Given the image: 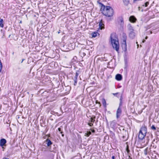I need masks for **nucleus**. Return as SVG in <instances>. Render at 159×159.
Returning <instances> with one entry per match:
<instances>
[{
  "mask_svg": "<svg viewBox=\"0 0 159 159\" xmlns=\"http://www.w3.org/2000/svg\"><path fill=\"white\" fill-rule=\"evenodd\" d=\"M43 143H45V146L48 147L47 148L49 151L51 152H53L54 153L57 152V148L55 147V145H53L52 146H51L53 144V143L49 139H47L44 141Z\"/></svg>",
  "mask_w": 159,
  "mask_h": 159,
  "instance_id": "1",
  "label": "nucleus"
},
{
  "mask_svg": "<svg viewBox=\"0 0 159 159\" xmlns=\"http://www.w3.org/2000/svg\"><path fill=\"white\" fill-rule=\"evenodd\" d=\"M114 14V10L110 6H106V11L103 12V14L108 17L113 16Z\"/></svg>",
  "mask_w": 159,
  "mask_h": 159,
  "instance_id": "2",
  "label": "nucleus"
},
{
  "mask_svg": "<svg viewBox=\"0 0 159 159\" xmlns=\"http://www.w3.org/2000/svg\"><path fill=\"white\" fill-rule=\"evenodd\" d=\"M112 35L111 34L110 38L111 40V43L112 45L113 48L115 49L116 51L119 52V42L118 40H116V39H113L112 37Z\"/></svg>",
  "mask_w": 159,
  "mask_h": 159,
  "instance_id": "3",
  "label": "nucleus"
},
{
  "mask_svg": "<svg viewBox=\"0 0 159 159\" xmlns=\"http://www.w3.org/2000/svg\"><path fill=\"white\" fill-rule=\"evenodd\" d=\"M127 39V36L125 34H124L123 35V42L122 43L123 47H124V51L126 52L127 51V44L126 40Z\"/></svg>",
  "mask_w": 159,
  "mask_h": 159,
  "instance_id": "4",
  "label": "nucleus"
},
{
  "mask_svg": "<svg viewBox=\"0 0 159 159\" xmlns=\"http://www.w3.org/2000/svg\"><path fill=\"white\" fill-rule=\"evenodd\" d=\"M7 143V141L5 139H2L0 140V146L2 147L3 149V150L5 148L4 147L6 146V143Z\"/></svg>",
  "mask_w": 159,
  "mask_h": 159,
  "instance_id": "5",
  "label": "nucleus"
},
{
  "mask_svg": "<svg viewBox=\"0 0 159 159\" xmlns=\"http://www.w3.org/2000/svg\"><path fill=\"white\" fill-rule=\"evenodd\" d=\"M118 24L120 25L121 27H122L124 25V19L122 17H119L117 19Z\"/></svg>",
  "mask_w": 159,
  "mask_h": 159,
  "instance_id": "6",
  "label": "nucleus"
},
{
  "mask_svg": "<svg viewBox=\"0 0 159 159\" xmlns=\"http://www.w3.org/2000/svg\"><path fill=\"white\" fill-rule=\"evenodd\" d=\"M97 2L99 4L100 7H101L100 11H102V13L103 14V12H104L106 11V7L107 6H105L101 2H99V1H98Z\"/></svg>",
  "mask_w": 159,
  "mask_h": 159,
  "instance_id": "7",
  "label": "nucleus"
},
{
  "mask_svg": "<svg viewBox=\"0 0 159 159\" xmlns=\"http://www.w3.org/2000/svg\"><path fill=\"white\" fill-rule=\"evenodd\" d=\"M80 71H77L75 73V76L74 77V78L73 79L74 82V85H76L77 84V78L78 76V75L80 74Z\"/></svg>",
  "mask_w": 159,
  "mask_h": 159,
  "instance_id": "8",
  "label": "nucleus"
},
{
  "mask_svg": "<svg viewBox=\"0 0 159 159\" xmlns=\"http://www.w3.org/2000/svg\"><path fill=\"white\" fill-rule=\"evenodd\" d=\"M14 147H11L8 150L7 152V156L9 157L13 154Z\"/></svg>",
  "mask_w": 159,
  "mask_h": 159,
  "instance_id": "9",
  "label": "nucleus"
},
{
  "mask_svg": "<svg viewBox=\"0 0 159 159\" xmlns=\"http://www.w3.org/2000/svg\"><path fill=\"white\" fill-rule=\"evenodd\" d=\"M57 84L58 85L57 86L59 90H60L61 91H62L64 90V88L63 86H65L64 83H62L61 84H60L59 81L57 82Z\"/></svg>",
  "mask_w": 159,
  "mask_h": 159,
  "instance_id": "10",
  "label": "nucleus"
},
{
  "mask_svg": "<svg viewBox=\"0 0 159 159\" xmlns=\"http://www.w3.org/2000/svg\"><path fill=\"white\" fill-rule=\"evenodd\" d=\"M104 22L102 19H101L99 22V29L100 30L104 29L105 28Z\"/></svg>",
  "mask_w": 159,
  "mask_h": 159,
  "instance_id": "11",
  "label": "nucleus"
},
{
  "mask_svg": "<svg viewBox=\"0 0 159 159\" xmlns=\"http://www.w3.org/2000/svg\"><path fill=\"white\" fill-rule=\"evenodd\" d=\"M122 113V110L121 107H118L116 113V117L118 119Z\"/></svg>",
  "mask_w": 159,
  "mask_h": 159,
  "instance_id": "12",
  "label": "nucleus"
},
{
  "mask_svg": "<svg viewBox=\"0 0 159 159\" xmlns=\"http://www.w3.org/2000/svg\"><path fill=\"white\" fill-rule=\"evenodd\" d=\"M146 134H144L143 133L141 132V131H139V134L138 136L139 138V139L142 140L146 136Z\"/></svg>",
  "mask_w": 159,
  "mask_h": 159,
  "instance_id": "13",
  "label": "nucleus"
},
{
  "mask_svg": "<svg viewBox=\"0 0 159 159\" xmlns=\"http://www.w3.org/2000/svg\"><path fill=\"white\" fill-rule=\"evenodd\" d=\"M139 131H141V132L143 133L144 134H146L147 132V127L145 125L144 126H142L141 127Z\"/></svg>",
  "mask_w": 159,
  "mask_h": 159,
  "instance_id": "14",
  "label": "nucleus"
},
{
  "mask_svg": "<svg viewBox=\"0 0 159 159\" xmlns=\"http://www.w3.org/2000/svg\"><path fill=\"white\" fill-rule=\"evenodd\" d=\"M64 88V91L65 92V93L68 94L71 89V87L69 85L66 86L65 85V87Z\"/></svg>",
  "mask_w": 159,
  "mask_h": 159,
  "instance_id": "15",
  "label": "nucleus"
},
{
  "mask_svg": "<svg viewBox=\"0 0 159 159\" xmlns=\"http://www.w3.org/2000/svg\"><path fill=\"white\" fill-rule=\"evenodd\" d=\"M115 79L117 81L121 80L122 79V75L119 74H117L116 75Z\"/></svg>",
  "mask_w": 159,
  "mask_h": 159,
  "instance_id": "16",
  "label": "nucleus"
},
{
  "mask_svg": "<svg viewBox=\"0 0 159 159\" xmlns=\"http://www.w3.org/2000/svg\"><path fill=\"white\" fill-rule=\"evenodd\" d=\"M135 33L134 31L129 32V37L130 38L133 39L135 38Z\"/></svg>",
  "mask_w": 159,
  "mask_h": 159,
  "instance_id": "17",
  "label": "nucleus"
},
{
  "mask_svg": "<svg viewBox=\"0 0 159 159\" xmlns=\"http://www.w3.org/2000/svg\"><path fill=\"white\" fill-rule=\"evenodd\" d=\"M136 20V18L134 16H131L129 18V21L132 23L135 22Z\"/></svg>",
  "mask_w": 159,
  "mask_h": 159,
  "instance_id": "18",
  "label": "nucleus"
},
{
  "mask_svg": "<svg viewBox=\"0 0 159 159\" xmlns=\"http://www.w3.org/2000/svg\"><path fill=\"white\" fill-rule=\"evenodd\" d=\"M127 28L128 30L130 32L134 31L133 27L130 24H128L127 25Z\"/></svg>",
  "mask_w": 159,
  "mask_h": 159,
  "instance_id": "19",
  "label": "nucleus"
},
{
  "mask_svg": "<svg viewBox=\"0 0 159 159\" xmlns=\"http://www.w3.org/2000/svg\"><path fill=\"white\" fill-rule=\"evenodd\" d=\"M102 103L104 107L106 108L107 107L106 102L105 99L104 98L102 99Z\"/></svg>",
  "mask_w": 159,
  "mask_h": 159,
  "instance_id": "20",
  "label": "nucleus"
},
{
  "mask_svg": "<svg viewBox=\"0 0 159 159\" xmlns=\"http://www.w3.org/2000/svg\"><path fill=\"white\" fill-rule=\"evenodd\" d=\"M54 154L52 153H50L49 154L48 157L49 159H53Z\"/></svg>",
  "mask_w": 159,
  "mask_h": 159,
  "instance_id": "21",
  "label": "nucleus"
},
{
  "mask_svg": "<svg viewBox=\"0 0 159 159\" xmlns=\"http://www.w3.org/2000/svg\"><path fill=\"white\" fill-rule=\"evenodd\" d=\"M98 34V33L97 32H94L92 33L91 34L92 37L93 38L96 37L97 36Z\"/></svg>",
  "mask_w": 159,
  "mask_h": 159,
  "instance_id": "22",
  "label": "nucleus"
},
{
  "mask_svg": "<svg viewBox=\"0 0 159 159\" xmlns=\"http://www.w3.org/2000/svg\"><path fill=\"white\" fill-rule=\"evenodd\" d=\"M91 134V132L90 131H87V132L85 133V135L87 137L89 136Z\"/></svg>",
  "mask_w": 159,
  "mask_h": 159,
  "instance_id": "23",
  "label": "nucleus"
},
{
  "mask_svg": "<svg viewBox=\"0 0 159 159\" xmlns=\"http://www.w3.org/2000/svg\"><path fill=\"white\" fill-rule=\"evenodd\" d=\"M3 21L2 19L0 18V26L1 27H3L4 26L3 24Z\"/></svg>",
  "mask_w": 159,
  "mask_h": 159,
  "instance_id": "24",
  "label": "nucleus"
},
{
  "mask_svg": "<svg viewBox=\"0 0 159 159\" xmlns=\"http://www.w3.org/2000/svg\"><path fill=\"white\" fill-rule=\"evenodd\" d=\"M123 2L125 5L127 6L129 3V0H124Z\"/></svg>",
  "mask_w": 159,
  "mask_h": 159,
  "instance_id": "25",
  "label": "nucleus"
},
{
  "mask_svg": "<svg viewBox=\"0 0 159 159\" xmlns=\"http://www.w3.org/2000/svg\"><path fill=\"white\" fill-rule=\"evenodd\" d=\"M95 117L94 116V118H93V117H91V118H90V122L91 123H94L95 121Z\"/></svg>",
  "mask_w": 159,
  "mask_h": 159,
  "instance_id": "26",
  "label": "nucleus"
},
{
  "mask_svg": "<svg viewBox=\"0 0 159 159\" xmlns=\"http://www.w3.org/2000/svg\"><path fill=\"white\" fill-rule=\"evenodd\" d=\"M148 148H146L144 151V154L146 155H147V151H148Z\"/></svg>",
  "mask_w": 159,
  "mask_h": 159,
  "instance_id": "27",
  "label": "nucleus"
},
{
  "mask_svg": "<svg viewBox=\"0 0 159 159\" xmlns=\"http://www.w3.org/2000/svg\"><path fill=\"white\" fill-rule=\"evenodd\" d=\"M149 3L148 2H147L145 3L142 6L147 7L149 4Z\"/></svg>",
  "mask_w": 159,
  "mask_h": 159,
  "instance_id": "28",
  "label": "nucleus"
},
{
  "mask_svg": "<svg viewBox=\"0 0 159 159\" xmlns=\"http://www.w3.org/2000/svg\"><path fill=\"white\" fill-rule=\"evenodd\" d=\"M151 128L152 130H156V127L154 125H152L151 127Z\"/></svg>",
  "mask_w": 159,
  "mask_h": 159,
  "instance_id": "29",
  "label": "nucleus"
},
{
  "mask_svg": "<svg viewBox=\"0 0 159 159\" xmlns=\"http://www.w3.org/2000/svg\"><path fill=\"white\" fill-rule=\"evenodd\" d=\"M126 151L128 153H129V152H130V150L129 149V147L128 146H127L126 148Z\"/></svg>",
  "mask_w": 159,
  "mask_h": 159,
  "instance_id": "30",
  "label": "nucleus"
},
{
  "mask_svg": "<svg viewBox=\"0 0 159 159\" xmlns=\"http://www.w3.org/2000/svg\"><path fill=\"white\" fill-rule=\"evenodd\" d=\"M119 94V93H113L112 94L114 96L117 97V98H119V97L117 96V94Z\"/></svg>",
  "mask_w": 159,
  "mask_h": 159,
  "instance_id": "31",
  "label": "nucleus"
},
{
  "mask_svg": "<svg viewBox=\"0 0 159 159\" xmlns=\"http://www.w3.org/2000/svg\"><path fill=\"white\" fill-rule=\"evenodd\" d=\"M123 99L122 95L121 94L120 97V102H122V99Z\"/></svg>",
  "mask_w": 159,
  "mask_h": 159,
  "instance_id": "32",
  "label": "nucleus"
},
{
  "mask_svg": "<svg viewBox=\"0 0 159 159\" xmlns=\"http://www.w3.org/2000/svg\"><path fill=\"white\" fill-rule=\"evenodd\" d=\"M90 130L92 133H94L95 132V130L94 129H90Z\"/></svg>",
  "mask_w": 159,
  "mask_h": 159,
  "instance_id": "33",
  "label": "nucleus"
},
{
  "mask_svg": "<svg viewBox=\"0 0 159 159\" xmlns=\"http://www.w3.org/2000/svg\"><path fill=\"white\" fill-rule=\"evenodd\" d=\"M88 125L90 126H92L93 125V124L92 123H88Z\"/></svg>",
  "mask_w": 159,
  "mask_h": 159,
  "instance_id": "34",
  "label": "nucleus"
},
{
  "mask_svg": "<svg viewBox=\"0 0 159 159\" xmlns=\"http://www.w3.org/2000/svg\"><path fill=\"white\" fill-rule=\"evenodd\" d=\"M123 104L122 102H120L119 107H121Z\"/></svg>",
  "mask_w": 159,
  "mask_h": 159,
  "instance_id": "35",
  "label": "nucleus"
},
{
  "mask_svg": "<svg viewBox=\"0 0 159 159\" xmlns=\"http://www.w3.org/2000/svg\"><path fill=\"white\" fill-rule=\"evenodd\" d=\"M60 133L61 134V136L62 137H64V134L63 133V132L62 131H61V132H60Z\"/></svg>",
  "mask_w": 159,
  "mask_h": 159,
  "instance_id": "36",
  "label": "nucleus"
},
{
  "mask_svg": "<svg viewBox=\"0 0 159 159\" xmlns=\"http://www.w3.org/2000/svg\"><path fill=\"white\" fill-rule=\"evenodd\" d=\"M125 136H122V138H123V141H125L127 140V139H125Z\"/></svg>",
  "mask_w": 159,
  "mask_h": 159,
  "instance_id": "37",
  "label": "nucleus"
},
{
  "mask_svg": "<svg viewBox=\"0 0 159 159\" xmlns=\"http://www.w3.org/2000/svg\"><path fill=\"white\" fill-rule=\"evenodd\" d=\"M58 130L59 132H61V131H62V130L61 129V128H59L58 129Z\"/></svg>",
  "mask_w": 159,
  "mask_h": 159,
  "instance_id": "38",
  "label": "nucleus"
},
{
  "mask_svg": "<svg viewBox=\"0 0 159 159\" xmlns=\"http://www.w3.org/2000/svg\"><path fill=\"white\" fill-rule=\"evenodd\" d=\"M46 148H45L43 147V148H42V151H46Z\"/></svg>",
  "mask_w": 159,
  "mask_h": 159,
  "instance_id": "39",
  "label": "nucleus"
},
{
  "mask_svg": "<svg viewBox=\"0 0 159 159\" xmlns=\"http://www.w3.org/2000/svg\"><path fill=\"white\" fill-rule=\"evenodd\" d=\"M96 103H98L99 104L101 105V103L100 102H98V101H96Z\"/></svg>",
  "mask_w": 159,
  "mask_h": 159,
  "instance_id": "40",
  "label": "nucleus"
},
{
  "mask_svg": "<svg viewBox=\"0 0 159 159\" xmlns=\"http://www.w3.org/2000/svg\"><path fill=\"white\" fill-rule=\"evenodd\" d=\"M110 132L112 135L113 136L115 135L114 133H113L112 131H110Z\"/></svg>",
  "mask_w": 159,
  "mask_h": 159,
  "instance_id": "41",
  "label": "nucleus"
},
{
  "mask_svg": "<svg viewBox=\"0 0 159 159\" xmlns=\"http://www.w3.org/2000/svg\"><path fill=\"white\" fill-rule=\"evenodd\" d=\"M112 159H115V157L114 156H113L112 157Z\"/></svg>",
  "mask_w": 159,
  "mask_h": 159,
  "instance_id": "42",
  "label": "nucleus"
},
{
  "mask_svg": "<svg viewBox=\"0 0 159 159\" xmlns=\"http://www.w3.org/2000/svg\"><path fill=\"white\" fill-rule=\"evenodd\" d=\"M2 159H9L8 158L6 157H4Z\"/></svg>",
  "mask_w": 159,
  "mask_h": 159,
  "instance_id": "43",
  "label": "nucleus"
},
{
  "mask_svg": "<svg viewBox=\"0 0 159 159\" xmlns=\"http://www.w3.org/2000/svg\"><path fill=\"white\" fill-rule=\"evenodd\" d=\"M139 1V0H133V2H135L136 1Z\"/></svg>",
  "mask_w": 159,
  "mask_h": 159,
  "instance_id": "44",
  "label": "nucleus"
},
{
  "mask_svg": "<svg viewBox=\"0 0 159 159\" xmlns=\"http://www.w3.org/2000/svg\"><path fill=\"white\" fill-rule=\"evenodd\" d=\"M85 55H86V54L84 52L83 53V56H85Z\"/></svg>",
  "mask_w": 159,
  "mask_h": 159,
  "instance_id": "45",
  "label": "nucleus"
},
{
  "mask_svg": "<svg viewBox=\"0 0 159 159\" xmlns=\"http://www.w3.org/2000/svg\"><path fill=\"white\" fill-rule=\"evenodd\" d=\"M138 8H139V11H140V8H141V7H138Z\"/></svg>",
  "mask_w": 159,
  "mask_h": 159,
  "instance_id": "46",
  "label": "nucleus"
},
{
  "mask_svg": "<svg viewBox=\"0 0 159 159\" xmlns=\"http://www.w3.org/2000/svg\"><path fill=\"white\" fill-rule=\"evenodd\" d=\"M145 41V40L144 39H143L142 41L143 43H144Z\"/></svg>",
  "mask_w": 159,
  "mask_h": 159,
  "instance_id": "47",
  "label": "nucleus"
},
{
  "mask_svg": "<svg viewBox=\"0 0 159 159\" xmlns=\"http://www.w3.org/2000/svg\"><path fill=\"white\" fill-rule=\"evenodd\" d=\"M25 60V59H23L22 60V61L21 62V63H22L23 61Z\"/></svg>",
  "mask_w": 159,
  "mask_h": 159,
  "instance_id": "48",
  "label": "nucleus"
},
{
  "mask_svg": "<svg viewBox=\"0 0 159 159\" xmlns=\"http://www.w3.org/2000/svg\"><path fill=\"white\" fill-rule=\"evenodd\" d=\"M129 158L130 159H132V158L131 157H130V156H129Z\"/></svg>",
  "mask_w": 159,
  "mask_h": 159,
  "instance_id": "49",
  "label": "nucleus"
},
{
  "mask_svg": "<svg viewBox=\"0 0 159 159\" xmlns=\"http://www.w3.org/2000/svg\"><path fill=\"white\" fill-rule=\"evenodd\" d=\"M148 38V37L147 36H146V37H145V39H147Z\"/></svg>",
  "mask_w": 159,
  "mask_h": 159,
  "instance_id": "50",
  "label": "nucleus"
},
{
  "mask_svg": "<svg viewBox=\"0 0 159 159\" xmlns=\"http://www.w3.org/2000/svg\"><path fill=\"white\" fill-rule=\"evenodd\" d=\"M60 30H59V31H58V34L60 33Z\"/></svg>",
  "mask_w": 159,
  "mask_h": 159,
  "instance_id": "51",
  "label": "nucleus"
},
{
  "mask_svg": "<svg viewBox=\"0 0 159 159\" xmlns=\"http://www.w3.org/2000/svg\"><path fill=\"white\" fill-rule=\"evenodd\" d=\"M12 54L13 55H14V52H12Z\"/></svg>",
  "mask_w": 159,
  "mask_h": 159,
  "instance_id": "52",
  "label": "nucleus"
},
{
  "mask_svg": "<svg viewBox=\"0 0 159 159\" xmlns=\"http://www.w3.org/2000/svg\"><path fill=\"white\" fill-rule=\"evenodd\" d=\"M20 118V117L19 116H18L17 118Z\"/></svg>",
  "mask_w": 159,
  "mask_h": 159,
  "instance_id": "53",
  "label": "nucleus"
},
{
  "mask_svg": "<svg viewBox=\"0 0 159 159\" xmlns=\"http://www.w3.org/2000/svg\"><path fill=\"white\" fill-rule=\"evenodd\" d=\"M137 46H138V47H139V44H137Z\"/></svg>",
  "mask_w": 159,
  "mask_h": 159,
  "instance_id": "54",
  "label": "nucleus"
},
{
  "mask_svg": "<svg viewBox=\"0 0 159 159\" xmlns=\"http://www.w3.org/2000/svg\"><path fill=\"white\" fill-rule=\"evenodd\" d=\"M22 23V21H21L20 22V23Z\"/></svg>",
  "mask_w": 159,
  "mask_h": 159,
  "instance_id": "55",
  "label": "nucleus"
},
{
  "mask_svg": "<svg viewBox=\"0 0 159 159\" xmlns=\"http://www.w3.org/2000/svg\"><path fill=\"white\" fill-rule=\"evenodd\" d=\"M141 11H143V9H142V10H141Z\"/></svg>",
  "mask_w": 159,
  "mask_h": 159,
  "instance_id": "56",
  "label": "nucleus"
},
{
  "mask_svg": "<svg viewBox=\"0 0 159 159\" xmlns=\"http://www.w3.org/2000/svg\"><path fill=\"white\" fill-rule=\"evenodd\" d=\"M136 43H137V44H138V42H136Z\"/></svg>",
  "mask_w": 159,
  "mask_h": 159,
  "instance_id": "57",
  "label": "nucleus"
}]
</instances>
